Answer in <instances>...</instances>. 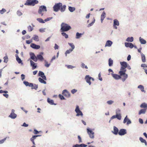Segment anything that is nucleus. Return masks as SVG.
Returning <instances> with one entry per match:
<instances>
[{"mask_svg": "<svg viewBox=\"0 0 147 147\" xmlns=\"http://www.w3.org/2000/svg\"><path fill=\"white\" fill-rule=\"evenodd\" d=\"M61 32L67 31L71 29V27L69 25L63 22L61 23Z\"/></svg>", "mask_w": 147, "mask_h": 147, "instance_id": "f257e3e1", "label": "nucleus"}, {"mask_svg": "<svg viewBox=\"0 0 147 147\" xmlns=\"http://www.w3.org/2000/svg\"><path fill=\"white\" fill-rule=\"evenodd\" d=\"M23 83L26 86L31 87L32 89L36 90L38 88V86L37 85L34 84V85L32 83H29L26 81H24L23 82Z\"/></svg>", "mask_w": 147, "mask_h": 147, "instance_id": "f03ea898", "label": "nucleus"}, {"mask_svg": "<svg viewBox=\"0 0 147 147\" xmlns=\"http://www.w3.org/2000/svg\"><path fill=\"white\" fill-rule=\"evenodd\" d=\"M38 3V1L36 0H27L25 3V5L34 6Z\"/></svg>", "mask_w": 147, "mask_h": 147, "instance_id": "7ed1b4c3", "label": "nucleus"}, {"mask_svg": "<svg viewBox=\"0 0 147 147\" xmlns=\"http://www.w3.org/2000/svg\"><path fill=\"white\" fill-rule=\"evenodd\" d=\"M126 70L124 71H120L119 73L120 75L122 77V80L123 82H124L127 78V75L125 74V72Z\"/></svg>", "mask_w": 147, "mask_h": 147, "instance_id": "20e7f679", "label": "nucleus"}, {"mask_svg": "<svg viewBox=\"0 0 147 147\" xmlns=\"http://www.w3.org/2000/svg\"><path fill=\"white\" fill-rule=\"evenodd\" d=\"M46 7L45 6L42 5L39 7L38 13L39 14H41V16H43L44 13L46 12Z\"/></svg>", "mask_w": 147, "mask_h": 147, "instance_id": "39448f33", "label": "nucleus"}, {"mask_svg": "<svg viewBox=\"0 0 147 147\" xmlns=\"http://www.w3.org/2000/svg\"><path fill=\"white\" fill-rule=\"evenodd\" d=\"M61 6V3H59L56 4L53 7L54 11L56 12L58 11L59 10Z\"/></svg>", "mask_w": 147, "mask_h": 147, "instance_id": "423d86ee", "label": "nucleus"}, {"mask_svg": "<svg viewBox=\"0 0 147 147\" xmlns=\"http://www.w3.org/2000/svg\"><path fill=\"white\" fill-rule=\"evenodd\" d=\"M120 63L121 65L120 69V71H124L126 70L125 68L127 67V64L125 62H121Z\"/></svg>", "mask_w": 147, "mask_h": 147, "instance_id": "0eeeda50", "label": "nucleus"}, {"mask_svg": "<svg viewBox=\"0 0 147 147\" xmlns=\"http://www.w3.org/2000/svg\"><path fill=\"white\" fill-rule=\"evenodd\" d=\"M85 79L87 83L89 84V85H90L91 83L90 82L91 80H92V81H94V79L90 76L88 75H86L85 77Z\"/></svg>", "mask_w": 147, "mask_h": 147, "instance_id": "6e6552de", "label": "nucleus"}, {"mask_svg": "<svg viewBox=\"0 0 147 147\" xmlns=\"http://www.w3.org/2000/svg\"><path fill=\"white\" fill-rule=\"evenodd\" d=\"M75 111L77 113V114L76 115V116H78L80 115L82 116L83 115V114L82 111L80 110L79 107L78 105L76 106Z\"/></svg>", "mask_w": 147, "mask_h": 147, "instance_id": "1a4fd4ad", "label": "nucleus"}, {"mask_svg": "<svg viewBox=\"0 0 147 147\" xmlns=\"http://www.w3.org/2000/svg\"><path fill=\"white\" fill-rule=\"evenodd\" d=\"M88 134L89 135V137L91 138H94V133L89 129H87Z\"/></svg>", "mask_w": 147, "mask_h": 147, "instance_id": "9d476101", "label": "nucleus"}, {"mask_svg": "<svg viewBox=\"0 0 147 147\" xmlns=\"http://www.w3.org/2000/svg\"><path fill=\"white\" fill-rule=\"evenodd\" d=\"M117 118V119L120 120L121 118V114H116L115 115L113 116L110 119V120L109 121V122H110L111 120Z\"/></svg>", "mask_w": 147, "mask_h": 147, "instance_id": "9b49d317", "label": "nucleus"}, {"mask_svg": "<svg viewBox=\"0 0 147 147\" xmlns=\"http://www.w3.org/2000/svg\"><path fill=\"white\" fill-rule=\"evenodd\" d=\"M15 110L14 109H12L11 110V112L9 116V117L11 118L12 119H15L17 117V115L14 113Z\"/></svg>", "mask_w": 147, "mask_h": 147, "instance_id": "f8f14e48", "label": "nucleus"}, {"mask_svg": "<svg viewBox=\"0 0 147 147\" xmlns=\"http://www.w3.org/2000/svg\"><path fill=\"white\" fill-rule=\"evenodd\" d=\"M30 58L35 62L37 61V57H36L34 53H30Z\"/></svg>", "mask_w": 147, "mask_h": 147, "instance_id": "ddd939ff", "label": "nucleus"}, {"mask_svg": "<svg viewBox=\"0 0 147 147\" xmlns=\"http://www.w3.org/2000/svg\"><path fill=\"white\" fill-rule=\"evenodd\" d=\"M126 134V130L124 129H121L118 132L119 134L121 136L123 135Z\"/></svg>", "mask_w": 147, "mask_h": 147, "instance_id": "4468645a", "label": "nucleus"}, {"mask_svg": "<svg viewBox=\"0 0 147 147\" xmlns=\"http://www.w3.org/2000/svg\"><path fill=\"white\" fill-rule=\"evenodd\" d=\"M63 95L67 97H69L70 96V94L66 90H63L62 92Z\"/></svg>", "mask_w": 147, "mask_h": 147, "instance_id": "2eb2a0df", "label": "nucleus"}, {"mask_svg": "<svg viewBox=\"0 0 147 147\" xmlns=\"http://www.w3.org/2000/svg\"><path fill=\"white\" fill-rule=\"evenodd\" d=\"M111 75L112 77L115 80H118L121 79V78L120 76H119L117 74H113L112 73Z\"/></svg>", "mask_w": 147, "mask_h": 147, "instance_id": "dca6fc26", "label": "nucleus"}, {"mask_svg": "<svg viewBox=\"0 0 147 147\" xmlns=\"http://www.w3.org/2000/svg\"><path fill=\"white\" fill-rule=\"evenodd\" d=\"M125 46L127 47H129L130 48H132L134 47V45L131 43L129 42H125Z\"/></svg>", "mask_w": 147, "mask_h": 147, "instance_id": "f3484780", "label": "nucleus"}, {"mask_svg": "<svg viewBox=\"0 0 147 147\" xmlns=\"http://www.w3.org/2000/svg\"><path fill=\"white\" fill-rule=\"evenodd\" d=\"M126 122H127V125L130 124L131 123L130 120L128 118L127 116V115L125 117L124 120L123 122L124 123H126Z\"/></svg>", "mask_w": 147, "mask_h": 147, "instance_id": "a211bd4d", "label": "nucleus"}, {"mask_svg": "<svg viewBox=\"0 0 147 147\" xmlns=\"http://www.w3.org/2000/svg\"><path fill=\"white\" fill-rule=\"evenodd\" d=\"M38 75L41 76L42 78L45 80H46V78L45 76L44 75V73L41 71H39L38 73Z\"/></svg>", "mask_w": 147, "mask_h": 147, "instance_id": "6ab92c4d", "label": "nucleus"}, {"mask_svg": "<svg viewBox=\"0 0 147 147\" xmlns=\"http://www.w3.org/2000/svg\"><path fill=\"white\" fill-rule=\"evenodd\" d=\"M30 46L32 48L37 49H39L40 47L39 45H36L34 43H32L30 45Z\"/></svg>", "mask_w": 147, "mask_h": 147, "instance_id": "aec40b11", "label": "nucleus"}, {"mask_svg": "<svg viewBox=\"0 0 147 147\" xmlns=\"http://www.w3.org/2000/svg\"><path fill=\"white\" fill-rule=\"evenodd\" d=\"M30 62L31 65L32 66V69H35L37 67L36 64L31 60H30Z\"/></svg>", "mask_w": 147, "mask_h": 147, "instance_id": "412c9836", "label": "nucleus"}, {"mask_svg": "<svg viewBox=\"0 0 147 147\" xmlns=\"http://www.w3.org/2000/svg\"><path fill=\"white\" fill-rule=\"evenodd\" d=\"M119 25V21L116 19L114 20V26L115 27V28L117 29V27L115 26H118Z\"/></svg>", "mask_w": 147, "mask_h": 147, "instance_id": "4be33fe9", "label": "nucleus"}, {"mask_svg": "<svg viewBox=\"0 0 147 147\" xmlns=\"http://www.w3.org/2000/svg\"><path fill=\"white\" fill-rule=\"evenodd\" d=\"M112 42L110 40H107L106 42L105 47H110L112 44Z\"/></svg>", "mask_w": 147, "mask_h": 147, "instance_id": "5701e85b", "label": "nucleus"}, {"mask_svg": "<svg viewBox=\"0 0 147 147\" xmlns=\"http://www.w3.org/2000/svg\"><path fill=\"white\" fill-rule=\"evenodd\" d=\"M105 15H106L104 11H103L102 13L101 16V22L102 23L104 19L105 18Z\"/></svg>", "mask_w": 147, "mask_h": 147, "instance_id": "b1692460", "label": "nucleus"}, {"mask_svg": "<svg viewBox=\"0 0 147 147\" xmlns=\"http://www.w3.org/2000/svg\"><path fill=\"white\" fill-rule=\"evenodd\" d=\"M113 132L115 135H117L118 134V129L115 126H114L113 127Z\"/></svg>", "mask_w": 147, "mask_h": 147, "instance_id": "393cba45", "label": "nucleus"}, {"mask_svg": "<svg viewBox=\"0 0 147 147\" xmlns=\"http://www.w3.org/2000/svg\"><path fill=\"white\" fill-rule=\"evenodd\" d=\"M66 6L65 5H62V4L61 3V6L59 10H60L61 12H64L65 10Z\"/></svg>", "mask_w": 147, "mask_h": 147, "instance_id": "a878e982", "label": "nucleus"}, {"mask_svg": "<svg viewBox=\"0 0 147 147\" xmlns=\"http://www.w3.org/2000/svg\"><path fill=\"white\" fill-rule=\"evenodd\" d=\"M87 146V145L82 144L80 145L76 144L73 147H86Z\"/></svg>", "mask_w": 147, "mask_h": 147, "instance_id": "bb28decb", "label": "nucleus"}, {"mask_svg": "<svg viewBox=\"0 0 147 147\" xmlns=\"http://www.w3.org/2000/svg\"><path fill=\"white\" fill-rule=\"evenodd\" d=\"M37 60L38 59L41 61H42L44 60V58L41 55H38L37 56Z\"/></svg>", "mask_w": 147, "mask_h": 147, "instance_id": "cd10ccee", "label": "nucleus"}, {"mask_svg": "<svg viewBox=\"0 0 147 147\" xmlns=\"http://www.w3.org/2000/svg\"><path fill=\"white\" fill-rule=\"evenodd\" d=\"M47 102L50 104L52 105H56V104H54V101L53 100H51L49 98H48L47 99Z\"/></svg>", "mask_w": 147, "mask_h": 147, "instance_id": "c85d7f7f", "label": "nucleus"}, {"mask_svg": "<svg viewBox=\"0 0 147 147\" xmlns=\"http://www.w3.org/2000/svg\"><path fill=\"white\" fill-rule=\"evenodd\" d=\"M139 40L141 44H144L146 43V41L143 38H142L141 37L139 38Z\"/></svg>", "mask_w": 147, "mask_h": 147, "instance_id": "c756f323", "label": "nucleus"}, {"mask_svg": "<svg viewBox=\"0 0 147 147\" xmlns=\"http://www.w3.org/2000/svg\"><path fill=\"white\" fill-rule=\"evenodd\" d=\"M142 60L143 62H146V57L145 55L143 53L141 54Z\"/></svg>", "mask_w": 147, "mask_h": 147, "instance_id": "7c9ffc66", "label": "nucleus"}, {"mask_svg": "<svg viewBox=\"0 0 147 147\" xmlns=\"http://www.w3.org/2000/svg\"><path fill=\"white\" fill-rule=\"evenodd\" d=\"M109 66H111L113 65V61L111 58L109 59Z\"/></svg>", "mask_w": 147, "mask_h": 147, "instance_id": "2f4dec72", "label": "nucleus"}, {"mask_svg": "<svg viewBox=\"0 0 147 147\" xmlns=\"http://www.w3.org/2000/svg\"><path fill=\"white\" fill-rule=\"evenodd\" d=\"M138 88H139L142 92H145L144 90V86L142 85H140L138 86Z\"/></svg>", "mask_w": 147, "mask_h": 147, "instance_id": "473e14b6", "label": "nucleus"}, {"mask_svg": "<svg viewBox=\"0 0 147 147\" xmlns=\"http://www.w3.org/2000/svg\"><path fill=\"white\" fill-rule=\"evenodd\" d=\"M140 141L142 142V143H144L145 145L146 146L147 145V142L146 141V140L143 139L142 137H140L139 138Z\"/></svg>", "mask_w": 147, "mask_h": 147, "instance_id": "72a5a7b5", "label": "nucleus"}, {"mask_svg": "<svg viewBox=\"0 0 147 147\" xmlns=\"http://www.w3.org/2000/svg\"><path fill=\"white\" fill-rule=\"evenodd\" d=\"M134 38L132 37H128L126 40V41L128 42H132Z\"/></svg>", "mask_w": 147, "mask_h": 147, "instance_id": "f704fd0d", "label": "nucleus"}, {"mask_svg": "<svg viewBox=\"0 0 147 147\" xmlns=\"http://www.w3.org/2000/svg\"><path fill=\"white\" fill-rule=\"evenodd\" d=\"M44 80L43 78H38V80L39 81L42 83H43L44 84H46V82Z\"/></svg>", "mask_w": 147, "mask_h": 147, "instance_id": "c9c22d12", "label": "nucleus"}, {"mask_svg": "<svg viewBox=\"0 0 147 147\" xmlns=\"http://www.w3.org/2000/svg\"><path fill=\"white\" fill-rule=\"evenodd\" d=\"M146 112V109H141L139 112V114L140 115L142 114H144Z\"/></svg>", "mask_w": 147, "mask_h": 147, "instance_id": "e433bc0d", "label": "nucleus"}, {"mask_svg": "<svg viewBox=\"0 0 147 147\" xmlns=\"http://www.w3.org/2000/svg\"><path fill=\"white\" fill-rule=\"evenodd\" d=\"M140 107L142 108H147V104L145 103H143L141 105Z\"/></svg>", "mask_w": 147, "mask_h": 147, "instance_id": "4c0bfd02", "label": "nucleus"}, {"mask_svg": "<svg viewBox=\"0 0 147 147\" xmlns=\"http://www.w3.org/2000/svg\"><path fill=\"white\" fill-rule=\"evenodd\" d=\"M16 60L19 63H20L22 62V61L21 59L20 58H19L18 56L17 55H16Z\"/></svg>", "mask_w": 147, "mask_h": 147, "instance_id": "58836bf2", "label": "nucleus"}, {"mask_svg": "<svg viewBox=\"0 0 147 147\" xmlns=\"http://www.w3.org/2000/svg\"><path fill=\"white\" fill-rule=\"evenodd\" d=\"M68 9L71 12H72L75 10V8L74 7H71L70 6L69 7Z\"/></svg>", "mask_w": 147, "mask_h": 147, "instance_id": "ea45409f", "label": "nucleus"}, {"mask_svg": "<svg viewBox=\"0 0 147 147\" xmlns=\"http://www.w3.org/2000/svg\"><path fill=\"white\" fill-rule=\"evenodd\" d=\"M73 51V50H72V49H70L69 50H67L65 53V55L66 56L67 55V54H69L71 52H72Z\"/></svg>", "mask_w": 147, "mask_h": 147, "instance_id": "a19ab883", "label": "nucleus"}, {"mask_svg": "<svg viewBox=\"0 0 147 147\" xmlns=\"http://www.w3.org/2000/svg\"><path fill=\"white\" fill-rule=\"evenodd\" d=\"M82 34L81 33H79L78 32H77L76 34V38H79L81 36Z\"/></svg>", "mask_w": 147, "mask_h": 147, "instance_id": "79ce46f5", "label": "nucleus"}, {"mask_svg": "<svg viewBox=\"0 0 147 147\" xmlns=\"http://www.w3.org/2000/svg\"><path fill=\"white\" fill-rule=\"evenodd\" d=\"M41 136L40 135L34 136H33L32 138H31L30 140L32 142L34 141V140L35 139L36 137H38V136Z\"/></svg>", "mask_w": 147, "mask_h": 147, "instance_id": "37998d69", "label": "nucleus"}, {"mask_svg": "<svg viewBox=\"0 0 147 147\" xmlns=\"http://www.w3.org/2000/svg\"><path fill=\"white\" fill-rule=\"evenodd\" d=\"M61 34L62 35L64 36L66 38H68V35L67 34L63 32L61 33Z\"/></svg>", "mask_w": 147, "mask_h": 147, "instance_id": "c03bdc74", "label": "nucleus"}, {"mask_svg": "<svg viewBox=\"0 0 147 147\" xmlns=\"http://www.w3.org/2000/svg\"><path fill=\"white\" fill-rule=\"evenodd\" d=\"M33 39L35 40L36 41H38V36L36 35H34Z\"/></svg>", "mask_w": 147, "mask_h": 147, "instance_id": "a18cd8bd", "label": "nucleus"}, {"mask_svg": "<svg viewBox=\"0 0 147 147\" xmlns=\"http://www.w3.org/2000/svg\"><path fill=\"white\" fill-rule=\"evenodd\" d=\"M68 44L71 47L72 49H72V50H73L75 48V46L73 44L71 43H68Z\"/></svg>", "mask_w": 147, "mask_h": 147, "instance_id": "49530a36", "label": "nucleus"}, {"mask_svg": "<svg viewBox=\"0 0 147 147\" xmlns=\"http://www.w3.org/2000/svg\"><path fill=\"white\" fill-rule=\"evenodd\" d=\"M28 29L29 31L31 32L33 30V28L31 26H29L28 27Z\"/></svg>", "mask_w": 147, "mask_h": 147, "instance_id": "de8ad7c7", "label": "nucleus"}, {"mask_svg": "<svg viewBox=\"0 0 147 147\" xmlns=\"http://www.w3.org/2000/svg\"><path fill=\"white\" fill-rule=\"evenodd\" d=\"M116 114H121L120 109H118L116 110Z\"/></svg>", "mask_w": 147, "mask_h": 147, "instance_id": "09e8293b", "label": "nucleus"}, {"mask_svg": "<svg viewBox=\"0 0 147 147\" xmlns=\"http://www.w3.org/2000/svg\"><path fill=\"white\" fill-rule=\"evenodd\" d=\"M37 20L40 23H43L45 22L41 18H38L37 19Z\"/></svg>", "mask_w": 147, "mask_h": 147, "instance_id": "8fccbe9b", "label": "nucleus"}, {"mask_svg": "<svg viewBox=\"0 0 147 147\" xmlns=\"http://www.w3.org/2000/svg\"><path fill=\"white\" fill-rule=\"evenodd\" d=\"M4 62L7 63L8 61V58L7 56H5L4 58Z\"/></svg>", "mask_w": 147, "mask_h": 147, "instance_id": "3c124183", "label": "nucleus"}, {"mask_svg": "<svg viewBox=\"0 0 147 147\" xmlns=\"http://www.w3.org/2000/svg\"><path fill=\"white\" fill-rule=\"evenodd\" d=\"M95 22V20L94 19L93 21L90 23L88 25V27H90Z\"/></svg>", "mask_w": 147, "mask_h": 147, "instance_id": "603ef678", "label": "nucleus"}, {"mask_svg": "<svg viewBox=\"0 0 147 147\" xmlns=\"http://www.w3.org/2000/svg\"><path fill=\"white\" fill-rule=\"evenodd\" d=\"M81 67L82 68H85L86 69H88V67L84 63H82L81 64Z\"/></svg>", "mask_w": 147, "mask_h": 147, "instance_id": "864d4df0", "label": "nucleus"}, {"mask_svg": "<svg viewBox=\"0 0 147 147\" xmlns=\"http://www.w3.org/2000/svg\"><path fill=\"white\" fill-rule=\"evenodd\" d=\"M6 11V10L5 9L3 8L1 10H0V13L2 14Z\"/></svg>", "mask_w": 147, "mask_h": 147, "instance_id": "5fc2aeb1", "label": "nucleus"}, {"mask_svg": "<svg viewBox=\"0 0 147 147\" xmlns=\"http://www.w3.org/2000/svg\"><path fill=\"white\" fill-rule=\"evenodd\" d=\"M59 98L61 99V100H63L65 98L62 95H61V94H59Z\"/></svg>", "mask_w": 147, "mask_h": 147, "instance_id": "6e6d98bb", "label": "nucleus"}, {"mask_svg": "<svg viewBox=\"0 0 147 147\" xmlns=\"http://www.w3.org/2000/svg\"><path fill=\"white\" fill-rule=\"evenodd\" d=\"M6 140V138H5L2 140H0V144H1L5 142V141Z\"/></svg>", "mask_w": 147, "mask_h": 147, "instance_id": "4d7b16f0", "label": "nucleus"}, {"mask_svg": "<svg viewBox=\"0 0 147 147\" xmlns=\"http://www.w3.org/2000/svg\"><path fill=\"white\" fill-rule=\"evenodd\" d=\"M50 64H48V62L47 61L45 62V66L47 67H48L49 66Z\"/></svg>", "mask_w": 147, "mask_h": 147, "instance_id": "13d9d810", "label": "nucleus"}, {"mask_svg": "<svg viewBox=\"0 0 147 147\" xmlns=\"http://www.w3.org/2000/svg\"><path fill=\"white\" fill-rule=\"evenodd\" d=\"M25 78V76L23 74H22L21 75V78L22 80H24V79Z\"/></svg>", "mask_w": 147, "mask_h": 147, "instance_id": "bf43d9fd", "label": "nucleus"}, {"mask_svg": "<svg viewBox=\"0 0 147 147\" xmlns=\"http://www.w3.org/2000/svg\"><path fill=\"white\" fill-rule=\"evenodd\" d=\"M113 102V101L112 100H109L107 101V103L109 105H111Z\"/></svg>", "mask_w": 147, "mask_h": 147, "instance_id": "052dcab7", "label": "nucleus"}, {"mask_svg": "<svg viewBox=\"0 0 147 147\" xmlns=\"http://www.w3.org/2000/svg\"><path fill=\"white\" fill-rule=\"evenodd\" d=\"M78 138L79 140V143L82 142V139L80 137V136H78Z\"/></svg>", "mask_w": 147, "mask_h": 147, "instance_id": "680f3d73", "label": "nucleus"}, {"mask_svg": "<svg viewBox=\"0 0 147 147\" xmlns=\"http://www.w3.org/2000/svg\"><path fill=\"white\" fill-rule=\"evenodd\" d=\"M77 91V90L75 89H73L71 90V92L72 94H74L76 93Z\"/></svg>", "mask_w": 147, "mask_h": 147, "instance_id": "e2e57ef3", "label": "nucleus"}, {"mask_svg": "<svg viewBox=\"0 0 147 147\" xmlns=\"http://www.w3.org/2000/svg\"><path fill=\"white\" fill-rule=\"evenodd\" d=\"M67 67L68 69H72L74 67L71 65H67Z\"/></svg>", "mask_w": 147, "mask_h": 147, "instance_id": "0e129e2a", "label": "nucleus"}, {"mask_svg": "<svg viewBox=\"0 0 147 147\" xmlns=\"http://www.w3.org/2000/svg\"><path fill=\"white\" fill-rule=\"evenodd\" d=\"M52 18V17L47 18V19H46L45 20V22L48 21H49L50 20H51Z\"/></svg>", "mask_w": 147, "mask_h": 147, "instance_id": "69168bd1", "label": "nucleus"}, {"mask_svg": "<svg viewBox=\"0 0 147 147\" xmlns=\"http://www.w3.org/2000/svg\"><path fill=\"white\" fill-rule=\"evenodd\" d=\"M59 48V46H58V45L56 44H55V45L54 47V49H58Z\"/></svg>", "mask_w": 147, "mask_h": 147, "instance_id": "338daca9", "label": "nucleus"}, {"mask_svg": "<svg viewBox=\"0 0 147 147\" xmlns=\"http://www.w3.org/2000/svg\"><path fill=\"white\" fill-rule=\"evenodd\" d=\"M17 14L19 16H20L22 15V13L20 11H17Z\"/></svg>", "mask_w": 147, "mask_h": 147, "instance_id": "774afa93", "label": "nucleus"}]
</instances>
